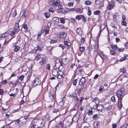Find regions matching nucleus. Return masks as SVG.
I'll return each instance as SVG.
<instances>
[{"label":"nucleus","mask_w":128,"mask_h":128,"mask_svg":"<svg viewBox=\"0 0 128 128\" xmlns=\"http://www.w3.org/2000/svg\"><path fill=\"white\" fill-rule=\"evenodd\" d=\"M32 125L35 126V128H42L44 126V123L42 120H33Z\"/></svg>","instance_id":"nucleus-1"},{"label":"nucleus","mask_w":128,"mask_h":128,"mask_svg":"<svg viewBox=\"0 0 128 128\" xmlns=\"http://www.w3.org/2000/svg\"><path fill=\"white\" fill-rule=\"evenodd\" d=\"M124 89L123 88H120L116 92V95L118 97V99L120 100L121 101L123 96H122L124 92Z\"/></svg>","instance_id":"nucleus-2"},{"label":"nucleus","mask_w":128,"mask_h":128,"mask_svg":"<svg viewBox=\"0 0 128 128\" xmlns=\"http://www.w3.org/2000/svg\"><path fill=\"white\" fill-rule=\"evenodd\" d=\"M27 16V12L26 10L22 11L21 12L20 15V19L19 18H18V22H20V21H24L25 18Z\"/></svg>","instance_id":"nucleus-3"},{"label":"nucleus","mask_w":128,"mask_h":128,"mask_svg":"<svg viewBox=\"0 0 128 128\" xmlns=\"http://www.w3.org/2000/svg\"><path fill=\"white\" fill-rule=\"evenodd\" d=\"M42 82V80L40 77H36L32 82V84L33 86H36L41 84Z\"/></svg>","instance_id":"nucleus-4"},{"label":"nucleus","mask_w":128,"mask_h":128,"mask_svg":"<svg viewBox=\"0 0 128 128\" xmlns=\"http://www.w3.org/2000/svg\"><path fill=\"white\" fill-rule=\"evenodd\" d=\"M90 46L88 47L87 48L88 50H90V48H94L96 47V42L94 40H91L90 42Z\"/></svg>","instance_id":"nucleus-5"},{"label":"nucleus","mask_w":128,"mask_h":128,"mask_svg":"<svg viewBox=\"0 0 128 128\" xmlns=\"http://www.w3.org/2000/svg\"><path fill=\"white\" fill-rule=\"evenodd\" d=\"M50 2L52 6L57 7L60 5V1L59 0H52Z\"/></svg>","instance_id":"nucleus-6"},{"label":"nucleus","mask_w":128,"mask_h":128,"mask_svg":"<svg viewBox=\"0 0 128 128\" xmlns=\"http://www.w3.org/2000/svg\"><path fill=\"white\" fill-rule=\"evenodd\" d=\"M64 73L62 72L60 70L58 72L56 76L57 77L58 79H61L63 78L64 76Z\"/></svg>","instance_id":"nucleus-7"},{"label":"nucleus","mask_w":128,"mask_h":128,"mask_svg":"<svg viewBox=\"0 0 128 128\" xmlns=\"http://www.w3.org/2000/svg\"><path fill=\"white\" fill-rule=\"evenodd\" d=\"M45 57H43L41 58V61L39 62V64L41 66L43 65L46 62Z\"/></svg>","instance_id":"nucleus-8"},{"label":"nucleus","mask_w":128,"mask_h":128,"mask_svg":"<svg viewBox=\"0 0 128 128\" xmlns=\"http://www.w3.org/2000/svg\"><path fill=\"white\" fill-rule=\"evenodd\" d=\"M57 70H58V69L56 68H54L52 70V74L54 76H56L58 72Z\"/></svg>","instance_id":"nucleus-9"},{"label":"nucleus","mask_w":128,"mask_h":128,"mask_svg":"<svg viewBox=\"0 0 128 128\" xmlns=\"http://www.w3.org/2000/svg\"><path fill=\"white\" fill-rule=\"evenodd\" d=\"M60 20V22L62 24H64L65 22V20L64 18H59L58 19H56V22H59V20Z\"/></svg>","instance_id":"nucleus-10"},{"label":"nucleus","mask_w":128,"mask_h":128,"mask_svg":"<svg viewBox=\"0 0 128 128\" xmlns=\"http://www.w3.org/2000/svg\"><path fill=\"white\" fill-rule=\"evenodd\" d=\"M86 80L85 78L84 77L82 78L80 80L79 82V84L82 85L84 83L86 82Z\"/></svg>","instance_id":"nucleus-11"},{"label":"nucleus","mask_w":128,"mask_h":128,"mask_svg":"<svg viewBox=\"0 0 128 128\" xmlns=\"http://www.w3.org/2000/svg\"><path fill=\"white\" fill-rule=\"evenodd\" d=\"M49 98L50 99V101L52 102L54 100V96L53 94L49 93Z\"/></svg>","instance_id":"nucleus-12"},{"label":"nucleus","mask_w":128,"mask_h":128,"mask_svg":"<svg viewBox=\"0 0 128 128\" xmlns=\"http://www.w3.org/2000/svg\"><path fill=\"white\" fill-rule=\"evenodd\" d=\"M64 44L67 46H70L71 45L70 42L68 41L64 40Z\"/></svg>","instance_id":"nucleus-13"},{"label":"nucleus","mask_w":128,"mask_h":128,"mask_svg":"<svg viewBox=\"0 0 128 128\" xmlns=\"http://www.w3.org/2000/svg\"><path fill=\"white\" fill-rule=\"evenodd\" d=\"M14 51L15 52H17L20 49V47L17 45H15V46H14Z\"/></svg>","instance_id":"nucleus-14"},{"label":"nucleus","mask_w":128,"mask_h":128,"mask_svg":"<svg viewBox=\"0 0 128 128\" xmlns=\"http://www.w3.org/2000/svg\"><path fill=\"white\" fill-rule=\"evenodd\" d=\"M41 57V55L40 54H38L35 58V60H39Z\"/></svg>","instance_id":"nucleus-15"},{"label":"nucleus","mask_w":128,"mask_h":128,"mask_svg":"<svg viewBox=\"0 0 128 128\" xmlns=\"http://www.w3.org/2000/svg\"><path fill=\"white\" fill-rule=\"evenodd\" d=\"M8 34L7 33H3L0 36V38H5L6 37V38H8V36H6L7 34Z\"/></svg>","instance_id":"nucleus-16"},{"label":"nucleus","mask_w":128,"mask_h":128,"mask_svg":"<svg viewBox=\"0 0 128 128\" xmlns=\"http://www.w3.org/2000/svg\"><path fill=\"white\" fill-rule=\"evenodd\" d=\"M74 11H76L77 12H82V10L80 8H76L75 9L74 8Z\"/></svg>","instance_id":"nucleus-17"},{"label":"nucleus","mask_w":128,"mask_h":128,"mask_svg":"<svg viewBox=\"0 0 128 128\" xmlns=\"http://www.w3.org/2000/svg\"><path fill=\"white\" fill-rule=\"evenodd\" d=\"M82 15H77L76 16V18L78 20H79L82 18Z\"/></svg>","instance_id":"nucleus-18"},{"label":"nucleus","mask_w":128,"mask_h":128,"mask_svg":"<svg viewBox=\"0 0 128 128\" xmlns=\"http://www.w3.org/2000/svg\"><path fill=\"white\" fill-rule=\"evenodd\" d=\"M74 8H64V10H67L68 11H74Z\"/></svg>","instance_id":"nucleus-19"},{"label":"nucleus","mask_w":128,"mask_h":128,"mask_svg":"<svg viewBox=\"0 0 128 128\" xmlns=\"http://www.w3.org/2000/svg\"><path fill=\"white\" fill-rule=\"evenodd\" d=\"M118 48L116 46L113 45L112 46V50H113V51L114 52H115L116 51L118 50Z\"/></svg>","instance_id":"nucleus-20"},{"label":"nucleus","mask_w":128,"mask_h":128,"mask_svg":"<svg viewBox=\"0 0 128 128\" xmlns=\"http://www.w3.org/2000/svg\"><path fill=\"white\" fill-rule=\"evenodd\" d=\"M58 105L60 106H62L64 105V100H62L59 102L58 104Z\"/></svg>","instance_id":"nucleus-21"},{"label":"nucleus","mask_w":128,"mask_h":128,"mask_svg":"<svg viewBox=\"0 0 128 128\" xmlns=\"http://www.w3.org/2000/svg\"><path fill=\"white\" fill-rule=\"evenodd\" d=\"M81 28H77L76 30V32L78 33L79 34H80L79 33L80 32H81Z\"/></svg>","instance_id":"nucleus-22"},{"label":"nucleus","mask_w":128,"mask_h":128,"mask_svg":"<svg viewBox=\"0 0 128 128\" xmlns=\"http://www.w3.org/2000/svg\"><path fill=\"white\" fill-rule=\"evenodd\" d=\"M98 114H95L92 117V118L94 120H96L98 118Z\"/></svg>","instance_id":"nucleus-23"},{"label":"nucleus","mask_w":128,"mask_h":128,"mask_svg":"<svg viewBox=\"0 0 128 128\" xmlns=\"http://www.w3.org/2000/svg\"><path fill=\"white\" fill-rule=\"evenodd\" d=\"M60 124L62 126V128H66V124H62V122H61L60 123Z\"/></svg>","instance_id":"nucleus-24"},{"label":"nucleus","mask_w":128,"mask_h":128,"mask_svg":"<svg viewBox=\"0 0 128 128\" xmlns=\"http://www.w3.org/2000/svg\"><path fill=\"white\" fill-rule=\"evenodd\" d=\"M42 48V46L41 44H38L37 46V49L39 50H41Z\"/></svg>","instance_id":"nucleus-25"},{"label":"nucleus","mask_w":128,"mask_h":128,"mask_svg":"<svg viewBox=\"0 0 128 128\" xmlns=\"http://www.w3.org/2000/svg\"><path fill=\"white\" fill-rule=\"evenodd\" d=\"M61 36L62 37L65 38L66 37V34L64 32H62L61 33Z\"/></svg>","instance_id":"nucleus-26"},{"label":"nucleus","mask_w":128,"mask_h":128,"mask_svg":"<svg viewBox=\"0 0 128 128\" xmlns=\"http://www.w3.org/2000/svg\"><path fill=\"white\" fill-rule=\"evenodd\" d=\"M8 38H6V37L5 38V40L4 42L6 43H8L10 40V39L9 40L8 38Z\"/></svg>","instance_id":"nucleus-27"},{"label":"nucleus","mask_w":128,"mask_h":128,"mask_svg":"<svg viewBox=\"0 0 128 128\" xmlns=\"http://www.w3.org/2000/svg\"><path fill=\"white\" fill-rule=\"evenodd\" d=\"M15 32V31H14V30H13V31H12V32L10 34V36L13 37H14L15 36H14V34Z\"/></svg>","instance_id":"nucleus-28"},{"label":"nucleus","mask_w":128,"mask_h":128,"mask_svg":"<svg viewBox=\"0 0 128 128\" xmlns=\"http://www.w3.org/2000/svg\"><path fill=\"white\" fill-rule=\"evenodd\" d=\"M49 12L52 13H54V9L52 8H50L49 9Z\"/></svg>","instance_id":"nucleus-29"},{"label":"nucleus","mask_w":128,"mask_h":128,"mask_svg":"<svg viewBox=\"0 0 128 128\" xmlns=\"http://www.w3.org/2000/svg\"><path fill=\"white\" fill-rule=\"evenodd\" d=\"M87 114L89 116H91L93 114V112L92 110H89L87 113Z\"/></svg>","instance_id":"nucleus-30"},{"label":"nucleus","mask_w":128,"mask_h":128,"mask_svg":"<svg viewBox=\"0 0 128 128\" xmlns=\"http://www.w3.org/2000/svg\"><path fill=\"white\" fill-rule=\"evenodd\" d=\"M42 34V33H41V34H38V35L37 39L38 40V41H40V36Z\"/></svg>","instance_id":"nucleus-31"},{"label":"nucleus","mask_w":128,"mask_h":128,"mask_svg":"<svg viewBox=\"0 0 128 128\" xmlns=\"http://www.w3.org/2000/svg\"><path fill=\"white\" fill-rule=\"evenodd\" d=\"M80 51L81 52H82L85 50V48L84 46H80Z\"/></svg>","instance_id":"nucleus-32"},{"label":"nucleus","mask_w":128,"mask_h":128,"mask_svg":"<svg viewBox=\"0 0 128 128\" xmlns=\"http://www.w3.org/2000/svg\"><path fill=\"white\" fill-rule=\"evenodd\" d=\"M44 15L46 18H49L50 16V14L48 13H45Z\"/></svg>","instance_id":"nucleus-33"},{"label":"nucleus","mask_w":128,"mask_h":128,"mask_svg":"<svg viewBox=\"0 0 128 128\" xmlns=\"http://www.w3.org/2000/svg\"><path fill=\"white\" fill-rule=\"evenodd\" d=\"M43 32H44L46 33V34H48L49 32V28H47L46 30H43Z\"/></svg>","instance_id":"nucleus-34"},{"label":"nucleus","mask_w":128,"mask_h":128,"mask_svg":"<svg viewBox=\"0 0 128 128\" xmlns=\"http://www.w3.org/2000/svg\"><path fill=\"white\" fill-rule=\"evenodd\" d=\"M107 8L109 10H111L112 9V4H109L107 6Z\"/></svg>","instance_id":"nucleus-35"},{"label":"nucleus","mask_w":128,"mask_h":128,"mask_svg":"<svg viewBox=\"0 0 128 128\" xmlns=\"http://www.w3.org/2000/svg\"><path fill=\"white\" fill-rule=\"evenodd\" d=\"M85 4L87 5H90L91 4V2L90 1L88 0L85 2Z\"/></svg>","instance_id":"nucleus-36"},{"label":"nucleus","mask_w":128,"mask_h":128,"mask_svg":"<svg viewBox=\"0 0 128 128\" xmlns=\"http://www.w3.org/2000/svg\"><path fill=\"white\" fill-rule=\"evenodd\" d=\"M17 14V12L16 10H15L14 12L12 14V17H15Z\"/></svg>","instance_id":"nucleus-37"},{"label":"nucleus","mask_w":128,"mask_h":128,"mask_svg":"<svg viewBox=\"0 0 128 128\" xmlns=\"http://www.w3.org/2000/svg\"><path fill=\"white\" fill-rule=\"evenodd\" d=\"M77 80L75 79L73 81V85L76 86V83L77 82Z\"/></svg>","instance_id":"nucleus-38"},{"label":"nucleus","mask_w":128,"mask_h":128,"mask_svg":"<svg viewBox=\"0 0 128 128\" xmlns=\"http://www.w3.org/2000/svg\"><path fill=\"white\" fill-rule=\"evenodd\" d=\"M99 56L103 59L105 56L103 54V53H101L99 54Z\"/></svg>","instance_id":"nucleus-39"},{"label":"nucleus","mask_w":128,"mask_h":128,"mask_svg":"<svg viewBox=\"0 0 128 128\" xmlns=\"http://www.w3.org/2000/svg\"><path fill=\"white\" fill-rule=\"evenodd\" d=\"M58 6V8L57 9L60 10L62 9H64L63 8L62 6V5H60H60Z\"/></svg>","instance_id":"nucleus-40"},{"label":"nucleus","mask_w":128,"mask_h":128,"mask_svg":"<svg viewBox=\"0 0 128 128\" xmlns=\"http://www.w3.org/2000/svg\"><path fill=\"white\" fill-rule=\"evenodd\" d=\"M125 20H122V25H124L125 26H126V22L124 21Z\"/></svg>","instance_id":"nucleus-41"},{"label":"nucleus","mask_w":128,"mask_h":128,"mask_svg":"<svg viewBox=\"0 0 128 128\" xmlns=\"http://www.w3.org/2000/svg\"><path fill=\"white\" fill-rule=\"evenodd\" d=\"M91 14H92L91 11L90 10L89 7H88V16H90Z\"/></svg>","instance_id":"nucleus-42"},{"label":"nucleus","mask_w":128,"mask_h":128,"mask_svg":"<svg viewBox=\"0 0 128 128\" xmlns=\"http://www.w3.org/2000/svg\"><path fill=\"white\" fill-rule=\"evenodd\" d=\"M46 68L48 70H50V65L49 64H47L46 66Z\"/></svg>","instance_id":"nucleus-43"},{"label":"nucleus","mask_w":128,"mask_h":128,"mask_svg":"<svg viewBox=\"0 0 128 128\" xmlns=\"http://www.w3.org/2000/svg\"><path fill=\"white\" fill-rule=\"evenodd\" d=\"M74 3L73 2H69L68 3V6L70 7L72 6L73 5Z\"/></svg>","instance_id":"nucleus-44"},{"label":"nucleus","mask_w":128,"mask_h":128,"mask_svg":"<svg viewBox=\"0 0 128 128\" xmlns=\"http://www.w3.org/2000/svg\"><path fill=\"white\" fill-rule=\"evenodd\" d=\"M100 13V12L99 10H97L95 11L94 12V14L97 15L99 14Z\"/></svg>","instance_id":"nucleus-45"},{"label":"nucleus","mask_w":128,"mask_h":128,"mask_svg":"<svg viewBox=\"0 0 128 128\" xmlns=\"http://www.w3.org/2000/svg\"><path fill=\"white\" fill-rule=\"evenodd\" d=\"M117 127V124L116 123L112 124V128H116Z\"/></svg>","instance_id":"nucleus-46"},{"label":"nucleus","mask_w":128,"mask_h":128,"mask_svg":"<svg viewBox=\"0 0 128 128\" xmlns=\"http://www.w3.org/2000/svg\"><path fill=\"white\" fill-rule=\"evenodd\" d=\"M104 88V87L102 86H100L99 88V90L101 92L102 91L103 89Z\"/></svg>","instance_id":"nucleus-47"},{"label":"nucleus","mask_w":128,"mask_h":128,"mask_svg":"<svg viewBox=\"0 0 128 128\" xmlns=\"http://www.w3.org/2000/svg\"><path fill=\"white\" fill-rule=\"evenodd\" d=\"M53 112L54 113L58 112V114H59V115L60 114V113L59 112V110L58 109H55L53 110Z\"/></svg>","instance_id":"nucleus-48"},{"label":"nucleus","mask_w":128,"mask_h":128,"mask_svg":"<svg viewBox=\"0 0 128 128\" xmlns=\"http://www.w3.org/2000/svg\"><path fill=\"white\" fill-rule=\"evenodd\" d=\"M95 3L96 5H98L100 3V0H96Z\"/></svg>","instance_id":"nucleus-49"},{"label":"nucleus","mask_w":128,"mask_h":128,"mask_svg":"<svg viewBox=\"0 0 128 128\" xmlns=\"http://www.w3.org/2000/svg\"><path fill=\"white\" fill-rule=\"evenodd\" d=\"M14 85V83L12 82H10L9 84V86L11 87H13Z\"/></svg>","instance_id":"nucleus-50"},{"label":"nucleus","mask_w":128,"mask_h":128,"mask_svg":"<svg viewBox=\"0 0 128 128\" xmlns=\"http://www.w3.org/2000/svg\"><path fill=\"white\" fill-rule=\"evenodd\" d=\"M57 41L56 40H52L51 41L50 43L51 44H54L57 42Z\"/></svg>","instance_id":"nucleus-51"},{"label":"nucleus","mask_w":128,"mask_h":128,"mask_svg":"<svg viewBox=\"0 0 128 128\" xmlns=\"http://www.w3.org/2000/svg\"><path fill=\"white\" fill-rule=\"evenodd\" d=\"M24 78V76L23 75H22L20 77L19 79L20 81H22L23 80Z\"/></svg>","instance_id":"nucleus-52"},{"label":"nucleus","mask_w":128,"mask_h":128,"mask_svg":"<svg viewBox=\"0 0 128 128\" xmlns=\"http://www.w3.org/2000/svg\"><path fill=\"white\" fill-rule=\"evenodd\" d=\"M120 71L121 72H122L123 73H124L126 72V70L125 69L123 68L122 69H120Z\"/></svg>","instance_id":"nucleus-53"},{"label":"nucleus","mask_w":128,"mask_h":128,"mask_svg":"<svg viewBox=\"0 0 128 128\" xmlns=\"http://www.w3.org/2000/svg\"><path fill=\"white\" fill-rule=\"evenodd\" d=\"M83 119L84 122H86L87 120V118L86 117L85 115L83 116Z\"/></svg>","instance_id":"nucleus-54"},{"label":"nucleus","mask_w":128,"mask_h":128,"mask_svg":"<svg viewBox=\"0 0 128 128\" xmlns=\"http://www.w3.org/2000/svg\"><path fill=\"white\" fill-rule=\"evenodd\" d=\"M128 125V124L125 123L122 126L124 127V128H126Z\"/></svg>","instance_id":"nucleus-55"},{"label":"nucleus","mask_w":128,"mask_h":128,"mask_svg":"<svg viewBox=\"0 0 128 128\" xmlns=\"http://www.w3.org/2000/svg\"><path fill=\"white\" fill-rule=\"evenodd\" d=\"M118 27V25H116V24H114V25L112 26V28H114V29H116Z\"/></svg>","instance_id":"nucleus-56"},{"label":"nucleus","mask_w":128,"mask_h":128,"mask_svg":"<svg viewBox=\"0 0 128 128\" xmlns=\"http://www.w3.org/2000/svg\"><path fill=\"white\" fill-rule=\"evenodd\" d=\"M81 42L82 44H83L84 43V38H82Z\"/></svg>","instance_id":"nucleus-57"},{"label":"nucleus","mask_w":128,"mask_h":128,"mask_svg":"<svg viewBox=\"0 0 128 128\" xmlns=\"http://www.w3.org/2000/svg\"><path fill=\"white\" fill-rule=\"evenodd\" d=\"M23 27L25 29L27 30L28 28L27 24H24L23 26Z\"/></svg>","instance_id":"nucleus-58"},{"label":"nucleus","mask_w":128,"mask_h":128,"mask_svg":"<svg viewBox=\"0 0 128 128\" xmlns=\"http://www.w3.org/2000/svg\"><path fill=\"white\" fill-rule=\"evenodd\" d=\"M73 98L75 100H76L78 102L79 100L77 97V95L75 96Z\"/></svg>","instance_id":"nucleus-59"},{"label":"nucleus","mask_w":128,"mask_h":128,"mask_svg":"<svg viewBox=\"0 0 128 128\" xmlns=\"http://www.w3.org/2000/svg\"><path fill=\"white\" fill-rule=\"evenodd\" d=\"M82 20L83 21H84V22H86V19L85 17L83 16H82Z\"/></svg>","instance_id":"nucleus-60"},{"label":"nucleus","mask_w":128,"mask_h":128,"mask_svg":"<svg viewBox=\"0 0 128 128\" xmlns=\"http://www.w3.org/2000/svg\"><path fill=\"white\" fill-rule=\"evenodd\" d=\"M112 108V106H108L106 108V110H110V109H111Z\"/></svg>","instance_id":"nucleus-61"},{"label":"nucleus","mask_w":128,"mask_h":128,"mask_svg":"<svg viewBox=\"0 0 128 128\" xmlns=\"http://www.w3.org/2000/svg\"><path fill=\"white\" fill-rule=\"evenodd\" d=\"M16 94L15 93V94H14L12 93L10 94H9V95L10 96H12L13 97H15L16 96Z\"/></svg>","instance_id":"nucleus-62"},{"label":"nucleus","mask_w":128,"mask_h":128,"mask_svg":"<svg viewBox=\"0 0 128 128\" xmlns=\"http://www.w3.org/2000/svg\"><path fill=\"white\" fill-rule=\"evenodd\" d=\"M98 107V106L97 104L94 105V106L92 108L94 109H95Z\"/></svg>","instance_id":"nucleus-63"},{"label":"nucleus","mask_w":128,"mask_h":128,"mask_svg":"<svg viewBox=\"0 0 128 128\" xmlns=\"http://www.w3.org/2000/svg\"><path fill=\"white\" fill-rule=\"evenodd\" d=\"M99 76V75L98 74H96L94 76V79H96L98 78Z\"/></svg>","instance_id":"nucleus-64"}]
</instances>
